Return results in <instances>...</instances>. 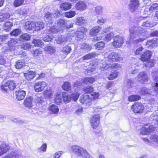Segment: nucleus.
<instances>
[{"label":"nucleus","mask_w":158,"mask_h":158,"mask_svg":"<svg viewBox=\"0 0 158 158\" xmlns=\"http://www.w3.org/2000/svg\"><path fill=\"white\" fill-rule=\"evenodd\" d=\"M53 15L49 12L47 13L45 16V18L47 19L46 22L48 23L47 25H50L52 23V18L54 17ZM73 24L70 23L69 21H67L63 19L59 20L57 23L56 27L55 28L53 27H51L50 26H48L47 27V30L49 31L56 33L65 28L69 29L72 27Z\"/></svg>","instance_id":"f257e3e1"},{"label":"nucleus","mask_w":158,"mask_h":158,"mask_svg":"<svg viewBox=\"0 0 158 158\" xmlns=\"http://www.w3.org/2000/svg\"><path fill=\"white\" fill-rule=\"evenodd\" d=\"M129 43L136 44L143 42L148 37L147 32L141 27H133L130 29Z\"/></svg>","instance_id":"f03ea898"},{"label":"nucleus","mask_w":158,"mask_h":158,"mask_svg":"<svg viewBox=\"0 0 158 158\" xmlns=\"http://www.w3.org/2000/svg\"><path fill=\"white\" fill-rule=\"evenodd\" d=\"M119 58L118 54L115 52L110 53L107 57L105 58L98 64V67L105 69H109L112 61L118 60Z\"/></svg>","instance_id":"7ed1b4c3"},{"label":"nucleus","mask_w":158,"mask_h":158,"mask_svg":"<svg viewBox=\"0 0 158 158\" xmlns=\"http://www.w3.org/2000/svg\"><path fill=\"white\" fill-rule=\"evenodd\" d=\"M71 150L77 156H81L84 158H92L87 151L82 147L73 145L71 147Z\"/></svg>","instance_id":"20e7f679"},{"label":"nucleus","mask_w":158,"mask_h":158,"mask_svg":"<svg viewBox=\"0 0 158 158\" xmlns=\"http://www.w3.org/2000/svg\"><path fill=\"white\" fill-rule=\"evenodd\" d=\"M132 110L135 113H141L144 111L145 108L147 111H150L152 110V107L150 104H148L144 108L143 105L141 103L135 102L131 106Z\"/></svg>","instance_id":"39448f33"},{"label":"nucleus","mask_w":158,"mask_h":158,"mask_svg":"<svg viewBox=\"0 0 158 158\" xmlns=\"http://www.w3.org/2000/svg\"><path fill=\"white\" fill-rule=\"evenodd\" d=\"M44 102L43 98L42 97H36L33 101L32 97H30L27 98L24 101V104L25 106L29 108H30L33 106L38 103L42 104Z\"/></svg>","instance_id":"423d86ee"},{"label":"nucleus","mask_w":158,"mask_h":158,"mask_svg":"<svg viewBox=\"0 0 158 158\" xmlns=\"http://www.w3.org/2000/svg\"><path fill=\"white\" fill-rule=\"evenodd\" d=\"M16 86L15 82L12 80L7 81L4 84L1 86V89L2 90L6 92L8 91L9 89L11 90H14Z\"/></svg>","instance_id":"0eeeda50"},{"label":"nucleus","mask_w":158,"mask_h":158,"mask_svg":"<svg viewBox=\"0 0 158 158\" xmlns=\"http://www.w3.org/2000/svg\"><path fill=\"white\" fill-rule=\"evenodd\" d=\"M153 79L156 82L153 83L152 85V87L153 89V93H158V72L157 71H155L152 73Z\"/></svg>","instance_id":"6e6552de"},{"label":"nucleus","mask_w":158,"mask_h":158,"mask_svg":"<svg viewBox=\"0 0 158 158\" xmlns=\"http://www.w3.org/2000/svg\"><path fill=\"white\" fill-rule=\"evenodd\" d=\"M113 40L112 45L116 48H120L124 43L123 38L120 36L117 35L114 37Z\"/></svg>","instance_id":"1a4fd4ad"},{"label":"nucleus","mask_w":158,"mask_h":158,"mask_svg":"<svg viewBox=\"0 0 158 158\" xmlns=\"http://www.w3.org/2000/svg\"><path fill=\"white\" fill-rule=\"evenodd\" d=\"M137 80L141 83L146 84L148 81V75L144 72H140L137 76Z\"/></svg>","instance_id":"9d476101"},{"label":"nucleus","mask_w":158,"mask_h":158,"mask_svg":"<svg viewBox=\"0 0 158 158\" xmlns=\"http://www.w3.org/2000/svg\"><path fill=\"white\" fill-rule=\"evenodd\" d=\"M47 86L46 82L44 81H38L35 83L34 88L37 92L42 91Z\"/></svg>","instance_id":"9b49d317"},{"label":"nucleus","mask_w":158,"mask_h":158,"mask_svg":"<svg viewBox=\"0 0 158 158\" xmlns=\"http://www.w3.org/2000/svg\"><path fill=\"white\" fill-rule=\"evenodd\" d=\"M100 115L97 114L93 115L90 120L92 127L93 128L97 127L99 123Z\"/></svg>","instance_id":"f8f14e48"},{"label":"nucleus","mask_w":158,"mask_h":158,"mask_svg":"<svg viewBox=\"0 0 158 158\" xmlns=\"http://www.w3.org/2000/svg\"><path fill=\"white\" fill-rule=\"evenodd\" d=\"M139 0H131L129 4V9L132 12L137 10L139 5Z\"/></svg>","instance_id":"ddd939ff"},{"label":"nucleus","mask_w":158,"mask_h":158,"mask_svg":"<svg viewBox=\"0 0 158 158\" xmlns=\"http://www.w3.org/2000/svg\"><path fill=\"white\" fill-rule=\"evenodd\" d=\"M91 101V99L89 98L88 95L85 94L82 97H81V102L86 106H90Z\"/></svg>","instance_id":"4468645a"},{"label":"nucleus","mask_w":158,"mask_h":158,"mask_svg":"<svg viewBox=\"0 0 158 158\" xmlns=\"http://www.w3.org/2000/svg\"><path fill=\"white\" fill-rule=\"evenodd\" d=\"M152 55L151 51L146 50L141 55L139 59L143 61H148L151 58Z\"/></svg>","instance_id":"2eb2a0df"},{"label":"nucleus","mask_w":158,"mask_h":158,"mask_svg":"<svg viewBox=\"0 0 158 158\" xmlns=\"http://www.w3.org/2000/svg\"><path fill=\"white\" fill-rule=\"evenodd\" d=\"M75 7L77 10L82 11L86 9L87 6L84 1H80L76 4Z\"/></svg>","instance_id":"dca6fc26"},{"label":"nucleus","mask_w":158,"mask_h":158,"mask_svg":"<svg viewBox=\"0 0 158 158\" xmlns=\"http://www.w3.org/2000/svg\"><path fill=\"white\" fill-rule=\"evenodd\" d=\"M158 45V40L157 39H154L148 40L146 43V46L147 48H150L156 47Z\"/></svg>","instance_id":"f3484780"},{"label":"nucleus","mask_w":158,"mask_h":158,"mask_svg":"<svg viewBox=\"0 0 158 158\" xmlns=\"http://www.w3.org/2000/svg\"><path fill=\"white\" fill-rule=\"evenodd\" d=\"M87 23V20L83 17H78L76 18L75 23L77 25L83 26L85 25Z\"/></svg>","instance_id":"a211bd4d"},{"label":"nucleus","mask_w":158,"mask_h":158,"mask_svg":"<svg viewBox=\"0 0 158 158\" xmlns=\"http://www.w3.org/2000/svg\"><path fill=\"white\" fill-rule=\"evenodd\" d=\"M87 30V29L83 27H80L78 30L76 31L75 35L77 38L82 39L83 37L84 32Z\"/></svg>","instance_id":"6ab92c4d"},{"label":"nucleus","mask_w":158,"mask_h":158,"mask_svg":"<svg viewBox=\"0 0 158 158\" xmlns=\"http://www.w3.org/2000/svg\"><path fill=\"white\" fill-rule=\"evenodd\" d=\"M15 94L16 98L18 100L23 99L26 96L25 92L23 90H20L16 91Z\"/></svg>","instance_id":"aec40b11"},{"label":"nucleus","mask_w":158,"mask_h":158,"mask_svg":"<svg viewBox=\"0 0 158 158\" xmlns=\"http://www.w3.org/2000/svg\"><path fill=\"white\" fill-rule=\"evenodd\" d=\"M140 94L141 95H143L146 94H149L153 96L156 95V93H153V92H151L150 89L145 87H143L141 89L140 92Z\"/></svg>","instance_id":"412c9836"},{"label":"nucleus","mask_w":158,"mask_h":158,"mask_svg":"<svg viewBox=\"0 0 158 158\" xmlns=\"http://www.w3.org/2000/svg\"><path fill=\"white\" fill-rule=\"evenodd\" d=\"M19 156L20 155L17 151H14L1 158H19Z\"/></svg>","instance_id":"4be33fe9"},{"label":"nucleus","mask_w":158,"mask_h":158,"mask_svg":"<svg viewBox=\"0 0 158 158\" xmlns=\"http://www.w3.org/2000/svg\"><path fill=\"white\" fill-rule=\"evenodd\" d=\"M10 16V13L7 12H0V21L3 22L9 19Z\"/></svg>","instance_id":"5701e85b"},{"label":"nucleus","mask_w":158,"mask_h":158,"mask_svg":"<svg viewBox=\"0 0 158 158\" xmlns=\"http://www.w3.org/2000/svg\"><path fill=\"white\" fill-rule=\"evenodd\" d=\"M34 24L35 30V31H38L41 30L44 27V23L41 22H34Z\"/></svg>","instance_id":"b1692460"},{"label":"nucleus","mask_w":158,"mask_h":158,"mask_svg":"<svg viewBox=\"0 0 158 158\" xmlns=\"http://www.w3.org/2000/svg\"><path fill=\"white\" fill-rule=\"evenodd\" d=\"M35 75V73L33 71H30L24 73V76L28 80L33 79Z\"/></svg>","instance_id":"393cba45"},{"label":"nucleus","mask_w":158,"mask_h":158,"mask_svg":"<svg viewBox=\"0 0 158 158\" xmlns=\"http://www.w3.org/2000/svg\"><path fill=\"white\" fill-rule=\"evenodd\" d=\"M34 25V22H31L28 21L25 23L24 27L26 30H31L34 29H35Z\"/></svg>","instance_id":"a878e982"},{"label":"nucleus","mask_w":158,"mask_h":158,"mask_svg":"<svg viewBox=\"0 0 158 158\" xmlns=\"http://www.w3.org/2000/svg\"><path fill=\"white\" fill-rule=\"evenodd\" d=\"M101 27L99 26L94 27L89 31L90 35L91 36H95L101 30Z\"/></svg>","instance_id":"bb28decb"},{"label":"nucleus","mask_w":158,"mask_h":158,"mask_svg":"<svg viewBox=\"0 0 158 158\" xmlns=\"http://www.w3.org/2000/svg\"><path fill=\"white\" fill-rule=\"evenodd\" d=\"M133 82L130 79H127L124 81V87L128 90L130 89V88H132L133 86Z\"/></svg>","instance_id":"cd10ccee"},{"label":"nucleus","mask_w":158,"mask_h":158,"mask_svg":"<svg viewBox=\"0 0 158 158\" xmlns=\"http://www.w3.org/2000/svg\"><path fill=\"white\" fill-rule=\"evenodd\" d=\"M103 7L101 5L97 6L95 7V15L98 16L103 13Z\"/></svg>","instance_id":"c85d7f7f"},{"label":"nucleus","mask_w":158,"mask_h":158,"mask_svg":"<svg viewBox=\"0 0 158 158\" xmlns=\"http://www.w3.org/2000/svg\"><path fill=\"white\" fill-rule=\"evenodd\" d=\"M49 110L53 114H57L59 111V109L57 106L54 105H51L49 108Z\"/></svg>","instance_id":"c756f323"},{"label":"nucleus","mask_w":158,"mask_h":158,"mask_svg":"<svg viewBox=\"0 0 158 158\" xmlns=\"http://www.w3.org/2000/svg\"><path fill=\"white\" fill-rule=\"evenodd\" d=\"M148 126H144L139 130V132L142 135H147L150 133V131L148 130Z\"/></svg>","instance_id":"7c9ffc66"},{"label":"nucleus","mask_w":158,"mask_h":158,"mask_svg":"<svg viewBox=\"0 0 158 158\" xmlns=\"http://www.w3.org/2000/svg\"><path fill=\"white\" fill-rule=\"evenodd\" d=\"M62 98L64 103H67L70 102L71 100V97L70 95L68 93L63 92L62 93Z\"/></svg>","instance_id":"2f4dec72"},{"label":"nucleus","mask_w":158,"mask_h":158,"mask_svg":"<svg viewBox=\"0 0 158 158\" xmlns=\"http://www.w3.org/2000/svg\"><path fill=\"white\" fill-rule=\"evenodd\" d=\"M0 148H1L5 154L10 149V147L8 144L3 142L0 144Z\"/></svg>","instance_id":"473e14b6"},{"label":"nucleus","mask_w":158,"mask_h":158,"mask_svg":"<svg viewBox=\"0 0 158 158\" xmlns=\"http://www.w3.org/2000/svg\"><path fill=\"white\" fill-rule=\"evenodd\" d=\"M141 65V64L138 63H136L135 65H133L131 66V68L130 70V71L131 72V74H135L138 73L139 72V70L135 67L136 66L137 67L140 66Z\"/></svg>","instance_id":"72a5a7b5"},{"label":"nucleus","mask_w":158,"mask_h":158,"mask_svg":"<svg viewBox=\"0 0 158 158\" xmlns=\"http://www.w3.org/2000/svg\"><path fill=\"white\" fill-rule=\"evenodd\" d=\"M69 40L67 37L64 36H61L56 40V42L57 44H61L64 43L68 41Z\"/></svg>","instance_id":"f704fd0d"},{"label":"nucleus","mask_w":158,"mask_h":158,"mask_svg":"<svg viewBox=\"0 0 158 158\" xmlns=\"http://www.w3.org/2000/svg\"><path fill=\"white\" fill-rule=\"evenodd\" d=\"M63 89L66 91H70L71 89V87L69 83L68 82H65L62 86Z\"/></svg>","instance_id":"c9c22d12"},{"label":"nucleus","mask_w":158,"mask_h":158,"mask_svg":"<svg viewBox=\"0 0 158 158\" xmlns=\"http://www.w3.org/2000/svg\"><path fill=\"white\" fill-rule=\"evenodd\" d=\"M72 6L70 3L65 2L61 4L60 8L62 10H66L70 9Z\"/></svg>","instance_id":"e433bc0d"},{"label":"nucleus","mask_w":158,"mask_h":158,"mask_svg":"<svg viewBox=\"0 0 158 158\" xmlns=\"http://www.w3.org/2000/svg\"><path fill=\"white\" fill-rule=\"evenodd\" d=\"M95 53H89L85 56L80 59V61H83L84 60H89L95 56Z\"/></svg>","instance_id":"4c0bfd02"},{"label":"nucleus","mask_w":158,"mask_h":158,"mask_svg":"<svg viewBox=\"0 0 158 158\" xmlns=\"http://www.w3.org/2000/svg\"><path fill=\"white\" fill-rule=\"evenodd\" d=\"M31 38L30 36L27 33H23L20 36L19 40L21 41L29 40Z\"/></svg>","instance_id":"58836bf2"},{"label":"nucleus","mask_w":158,"mask_h":158,"mask_svg":"<svg viewBox=\"0 0 158 158\" xmlns=\"http://www.w3.org/2000/svg\"><path fill=\"white\" fill-rule=\"evenodd\" d=\"M95 81L94 78L91 77L85 78L83 80V83L85 84H89L93 83Z\"/></svg>","instance_id":"ea45409f"},{"label":"nucleus","mask_w":158,"mask_h":158,"mask_svg":"<svg viewBox=\"0 0 158 158\" xmlns=\"http://www.w3.org/2000/svg\"><path fill=\"white\" fill-rule=\"evenodd\" d=\"M140 99L141 97L140 96L135 95L129 96L128 98V100L130 102H134Z\"/></svg>","instance_id":"a19ab883"},{"label":"nucleus","mask_w":158,"mask_h":158,"mask_svg":"<svg viewBox=\"0 0 158 158\" xmlns=\"http://www.w3.org/2000/svg\"><path fill=\"white\" fill-rule=\"evenodd\" d=\"M25 62L24 60H20L18 61L15 64V67L17 69H19L25 66Z\"/></svg>","instance_id":"79ce46f5"},{"label":"nucleus","mask_w":158,"mask_h":158,"mask_svg":"<svg viewBox=\"0 0 158 158\" xmlns=\"http://www.w3.org/2000/svg\"><path fill=\"white\" fill-rule=\"evenodd\" d=\"M32 43L34 44L35 46L42 47L43 45L42 40L38 39H34L32 41Z\"/></svg>","instance_id":"37998d69"},{"label":"nucleus","mask_w":158,"mask_h":158,"mask_svg":"<svg viewBox=\"0 0 158 158\" xmlns=\"http://www.w3.org/2000/svg\"><path fill=\"white\" fill-rule=\"evenodd\" d=\"M76 14V12L75 11L70 10L66 12L64 14V16L67 18H72L74 17Z\"/></svg>","instance_id":"c03bdc74"},{"label":"nucleus","mask_w":158,"mask_h":158,"mask_svg":"<svg viewBox=\"0 0 158 158\" xmlns=\"http://www.w3.org/2000/svg\"><path fill=\"white\" fill-rule=\"evenodd\" d=\"M105 46V44L103 41L98 42L95 44L96 48L98 50L102 49Z\"/></svg>","instance_id":"a18cd8bd"},{"label":"nucleus","mask_w":158,"mask_h":158,"mask_svg":"<svg viewBox=\"0 0 158 158\" xmlns=\"http://www.w3.org/2000/svg\"><path fill=\"white\" fill-rule=\"evenodd\" d=\"M118 75V72L114 71L112 72L107 77L109 80H113L117 77Z\"/></svg>","instance_id":"49530a36"},{"label":"nucleus","mask_w":158,"mask_h":158,"mask_svg":"<svg viewBox=\"0 0 158 158\" xmlns=\"http://www.w3.org/2000/svg\"><path fill=\"white\" fill-rule=\"evenodd\" d=\"M71 50L70 46L69 45H66L62 48L61 51L64 53L68 54L71 51Z\"/></svg>","instance_id":"de8ad7c7"},{"label":"nucleus","mask_w":158,"mask_h":158,"mask_svg":"<svg viewBox=\"0 0 158 158\" xmlns=\"http://www.w3.org/2000/svg\"><path fill=\"white\" fill-rule=\"evenodd\" d=\"M13 23L10 22H7L5 23L4 29L6 31H9V30L12 27Z\"/></svg>","instance_id":"09e8293b"},{"label":"nucleus","mask_w":158,"mask_h":158,"mask_svg":"<svg viewBox=\"0 0 158 158\" xmlns=\"http://www.w3.org/2000/svg\"><path fill=\"white\" fill-rule=\"evenodd\" d=\"M122 68L121 65L120 64L114 63L110 65V67L109 68L113 69H116L117 70H119Z\"/></svg>","instance_id":"8fccbe9b"},{"label":"nucleus","mask_w":158,"mask_h":158,"mask_svg":"<svg viewBox=\"0 0 158 158\" xmlns=\"http://www.w3.org/2000/svg\"><path fill=\"white\" fill-rule=\"evenodd\" d=\"M45 50L49 54H52L55 52V49L54 48L50 46H47L45 47Z\"/></svg>","instance_id":"3c124183"},{"label":"nucleus","mask_w":158,"mask_h":158,"mask_svg":"<svg viewBox=\"0 0 158 158\" xmlns=\"http://www.w3.org/2000/svg\"><path fill=\"white\" fill-rule=\"evenodd\" d=\"M44 96L47 98H51L53 95V93L50 90H46L44 92Z\"/></svg>","instance_id":"603ef678"},{"label":"nucleus","mask_w":158,"mask_h":158,"mask_svg":"<svg viewBox=\"0 0 158 158\" xmlns=\"http://www.w3.org/2000/svg\"><path fill=\"white\" fill-rule=\"evenodd\" d=\"M155 24L149 21H148L143 23L142 26L144 27H153Z\"/></svg>","instance_id":"864d4df0"},{"label":"nucleus","mask_w":158,"mask_h":158,"mask_svg":"<svg viewBox=\"0 0 158 158\" xmlns=\"http://www.w3.org/2000/svg\"><path fill=\"white\" fill-rule=\"evenodd\" d=\"M81 48L84 49L85 51H88L91 49V47L89 44L85 43H82L81 46Z\"/></svg>","instance_id":"5fc2aeb1"},{"label":"nucleus","mask_w":158,"mask_h":158,"mask_svg":"<svg viewBox=\"0 0 158 158\" xmlns=\"http://www.w3.org/2000/svg\"><path fill=\"white\" fill-rule=\"evenodd\" d=\"M94 89L93 87L90 86H87L83 88V91L85 93H90L93 92Z\"/></svg>","instance_id":"6e6d98bb"},{"label":"nucleus","mask_w":158,"mask_h":158,"mask_svg":"<svg viewBox=\"0 0 158 158\" xmlns=\"http://www.w3.org/2000/svg\"><path fill=\"white\" fill-rule=\"evenodd\" d=\"M47 148V145L46 143H44L39 148L37 151L39 152H44L46 151Z\"/></svg>","instance_id":"4d7b16f0"},{"label":"nucleus","mask_w":158,"mask_h":158,"mask_svg":"<svg viewBox=\"0 0 158 158\" xmlns=\"http://www.w3.org/2000/svg\"><path fill=\"white\" fill-rule=\"evenodd\" d=\"M61 95L60 94L57 93L56 94L55 99V103L58 104L61 102L62 101Z\"/></svg>","instance_id":"13d9d810"},{"label":"nucleus","mask_w":158,"mask_h":158,"mask_svg":"<svg viewBox=\"0 0 158 158\" xmlns=\"http://www.w3.org/2000/svg\"><path fill=\"white\" fill-rule=\"evenodd\" d=\"M24 1V0H15L14 3V6L16 7L22 5Z\"/></svg>","instance_id":"bf43d9fd"},{"label":"nucleus","mask_w":158,"mask_h":158,"mask_svg":"<svg viewBox=\"0 0 158 158\" xmlns=\"http://www.w3.org/2000/svg\"><path fill=\"white\" fill-rule=\"evenodd\" d=\"M21 30L19 29H16L13 30L10 34L11 35L16 36L20 34Z\"/></svg>","instance_id":"052dcab7"},{"label":"nucleus","mask_w":158,"mask_h":158,"mask_svg":"<svg viewBox=\"0 0 158 158\" xmlns=\"http://www.w3.org/2000/svg\"><path fill=\"white\" fill-rule=\"evenodd\" d=\"M114 35L113 32H110L107 34L105 37V40L106 41H110Z\"/></svg>","instance_id":"680f3d73"},{"label":"nucleus","mask_w":158,"mask_h":158,"mask_svg":"<svg viewBox=\"0 0 158 158\" xmlns=\"http://www.w3.org/2000/svg\"><path fill=\"white\" fill-rule=\"evenodd\" d=\"M79 96V94L77 92L73 93L71 96V99L73 100L74 101H76Z\"/></svg>","instance_id":"e2e57ef3"},{"label":"nucleus","mask_w":158,"mask_h":158,"mask_svg":"<svg viewBox=\"0 0 158 158\" xmlns=\"http://www.w3.org/2000/svg\"><path fill=\"white\" fill-rule=\"evenodd\" d=\"M8 45L10 47H13L15 44H16L17 42V39H10V40L8 41Z\"/></svg>","instance_id":"0e129e2a"},{"label":"nucleus","mask_w":158,"mask_h":158,"mask_svg":"<svg viewBox=\"0 0 158 158\" xmlns=\"http://www.w3.org/2000/svg\"><path fill=\"white\" fill-rule=\"evenodd\" d=\"M32 52L34 56H37L38 55L42 53V52L40 48L37 49L35 50H33Z\"/></svg>","instance_id":"69168bd1"},{"label":"nucleus","mask_w":158,"mask_h":158,"mask_svg":"<svg viewBox=\"0 0 158 158\" xmlns=\"http://www.w3.org/2000/svg\"><path fill=\"white\" fill-rule=\"evenodd\" d=\"M158 9V4L156 3L152 4L149 8V10L152 12L154 10H157Z\"/></svg>","instance_id":"338daca9"},{"label":"nucleus","mask_w":158,"mask_h":158,"mask_svg":"<svg viewBox=\"0 0 158 158\" xmlns=\"http://www.w3.org/2000/svg\"><path fill=\"white\" fill-rule=\"evenodd\" d=\"M143 49V48L142 47H139L134 51V53L136 55H140L141 54Z\"/></svg>","instance_id":"774afa93"}]
</instances>
